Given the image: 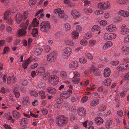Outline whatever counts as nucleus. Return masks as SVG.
Returning <instances> with one entry per match:
<instances>
[{"instance_id":"1","label":"nucleus","mask_w":129,"mask_h":129,"mask_svg":"<svg viewBox=\"0 0 129 129\" xmlns=\"http://www.w3.org/2000/svg\"><path fill=\"white\" fill-rule=\"evenodd\" d=\"M68 118L64 115H61L57 118L56 119V123L57 125L61 127L65 126L67 123Z\"/></svg>"},{"instance_id":"2","label":"nucleus","mask_w":129,"mask_h":129,"mask_svg":"<svg viewBox=\"0 0 129 129\" xmlns=\"http://www.w3.org/2000/svg\"><path fill=\"white\" fill-rule=\"evenodd\" d=\"M40 26L41 31L44 33H47L51 27L49 22L48 21L42 22L40 24Z\"/></svg>"},{"instance_id":"3","label":"nucleus","mask_w":129,"mask_h":129,"mask_svg":"<svg viewBox=\"0 0 129 129\" xmlns=\"http://www.w3.org/2000/svg\"><path fill=\"white\" fill-rule=\"evenodd\" d=\"M28 13L26 11L24 12L22 15L17 13L15 17V20L18 24L20 23L22 20L26 19L27 17Z\"/></svg>"},{"instance_id":"4","label":"nucleus","mask_w":129,"mask_h":129,"mask_svg":"<svg viewBox=\"0 0 129 129\" xmlns=\"http://www.w3.org/2000/svg\"><path fill=\"white\" fill-rule=\"evenodd\" d=\"M57 51H54L47 55V61L51 62H53L54 59L56 58L57 55Z\"/></svg>"},{"instance_id":"5","label":"nucleus","mask_w":129,"mask_h":129,"mask_svg":"<svg viewBox=\"0 0 129 129\" xmlns=\"http://www.w3.org/2000/svg\"><path fill=\"white\" fill-rule=\"evenodd\" d=\"M59 79L58 77L53 75L51 76V79L49 80V82L51 84L56 85L59 82Z\"/></svg>"},{"instance_id":"6","label":"nucleus","mask_w":129,"mask_h":129,"mask_svg":"<svg viewBox=\"0 0 129 129\" xmlns=\"http://www.w3.org/2000/svg\"><path fill=\"white\" fill-rule=\"evenodd\" d=\"M98 8L100 9V10L95 11V14L97 15L102 14L103 12V10L105 9V6H104V4L102 3H100L98 4Z\"/></svg>"},{"instance_id":"7","label":"nucleus","mask_w":129,"mask_h":129,"mask_svg":"<svg viewBox=\"0 0 129 129\" xmlns=\"http://www.w3.org/2000/svg\"><path fill=\"white\" fill-rule=\"evenodd\" d=\"M78 113L80 116H85L86 114V110L84 108L80 107L78 109Z\"/></svg>"},{"instance_id":"8","label":"nucleus","mask_w":129,"mask_h":129,"mask_svg":"<svg viewBox=\"0 0 129 129\" xmlns=\"http://www.w3.org/2000/svg\"><path fill=\"white\" fill-rule=\"evenodd\" d=\"M45 69L44 67H40L36 70V73L39 76L43 75L45 72Z\"/></svg>"},{"instance_id":"9","label":"nucleus","mask_w":129,"mask_h":129,"mask_svg":"<svg viewBox=\"0 0 129 129\" xmlns=\"http://www.w3.org/2000/svg\"><path fill=\"white\" fill-rule=\"evenodd\" d=\"M32 58V57H30L23 62L22 64V66L25 69L27 68L28 65L32 61L33 59Z\"/></svg>"},{"instance_id":"10","label":"nucleus","mask_w":129,"mask_h":129,"mask_svg":"<svg viewBox=\"0 0 129 129\" xmlns=\"http://www.w3.org/2000/svg\"><path fill=\"white\" fill-rule=\"evenodd\" d=\"M71 14L72 16L75 19L77 18L80 15L79 12L78 10H72Z\"/></svg>"},{"instance_id":"11","label":"nucleus","mask_w":129,"mask_h":129,"mask_svg":"<svg viewBox=\"0 0 129 129\" xmlns=\"http://www.w3.org/2000/svg\"><path fill=\"white\" fill-rule=\"evenodd\" d=\"M64 43L66 45L71 46H74L75 43L73 40H71L69 39H66L64 40Z\"/></svg>"},{"instance_id":"12","label":"nucleus","mask_w":129,"mask_h":129,"mask_svg":"<svg viewBox=\"0 0 129 129\" xmlns=\"http://www.w3.org/2000/svg\"><path fill=\"white\" fill-rule=\"evenodd\" d=\"M125 26L126 25H124L120 27V29H121L120 31L122 35H125L129 32V29L126 28Z\"/></svg>"},{"instance_id":"13","label":"nucleus","mask_w":129,"mask_h":129,"mask_svg":"<svg viewBox=\"0 0 129 129\" xmlns=\"http://www.w3.org/2000/svg\"><path fill=\"white\" fill-rule=\"evenodd\" d=\"M22 28H23L20 29L18 32V34L20 36L24 35L26 33V27H22Z\"/></svg>"},{"instance_id":"14","label":"nucleus","mask_w":129,"mask_h":129,"mask_svg":"<svg viewBox=\"0 0 129 129\" xmlns=\"http://www.w3.org/2000/svg\"><path fill=\"white\" fill-rule=\"evenodd\" d=\"M78 62L75 61L71 62L69 64L70 67L73 70H74L77 68L78 66Z\"/></svg>"},{"instance_id":"15","label":"nucleus","mask_w":129,"mask_h":129,"mask_svg":"<svg viewBox=\"0 0 129 129\" xmlns=\"http://www.w3.org/2000/svg\"><path fill=\"white\" fill-rule=\"evenodd\" d=\"M43 50V49L41 48H35L34 49V53L36 55H40L41 54Z\"/></svg>"},{"instance_id":"16","label":"nucleus","mask_w":129,"mask_h":129,"mask_svg":"<svg viewBox=\"0 0 129 129\" xmlns=\"http://www.w3.org/2000/svg\"><path fill=\"white\" fill-rule=\"evenodd\" d=\"M80 74L77 72H71L69 74V77L72 79L76 76L79 77Z\"/></svg>"},{"instance_id":"17","label":"nucleus","mask_w":129,"mask_h":129,"mask_svg":"<svg viewBox=\"0 0 129 129\" xmlns=\"http://www.w3.org/2000/svg\"><path fill=\"white\" fill-rule=\"evenodd\" d=\"M119 14L124 17H126L129 16V12L124 10H120L119 12Z\"/></svg>"},{"instance_id":"18","label":"nucleus","mask_w":129,"mask_h":129,"mask_svg":"<svg viewBox=\"0 0 129 129\" xmlns=\"http://www.w3.org/2000/svg\"><path fill=\"white\" fill-rule=\"evenodd\" d=\"M28 122V120L27 118H23L22 119L21 121V126L22 127H23L27 125Z\"/></svg>"},{"instance_id":"19","label":"nucleus","mask_w":129,"mask_h":129,"mask_svg":"<svg viewBox=\"0 0 129 129\" xmlns=\"http://www.w3.org/2000/svg\"><path fill=\"white\" fill-rule=\"evenodd\" d=\"M94 120L95 123L98 125L102 124L104 122L103 119L100 117L96 118Z\"/></svg>"},{"instance_id":"20","label":"nucleus","mask_w":129,"mask_h":129,"mask_svg":"<svg viewBox=\"0 0 129 129\" xmlns=\"http://www.w3.org/2000/svg\"><path fill=\"white\" fill-rule=\"evenodd\" d=\"M13 116L14 118L16 119L20 117V113L15 110H14L13 112Z\"/></svg>"},{"instance_id":"21","label":"nucleus","mask_w":129,"mask_h":129,"mask_svg":"<svg viewBox=\"0 0 129 129\" xmlns=\"http://www.w3.org/2000/svg\"><path fill=\"white\" fill-rule=\"evenodd\" d=\"M47 92L49 93L52 94H55L56 92V90L55 88L52 87H50L47 90Z\"/></svg>"},{"instance_id":"22","label":"nucleus","mask_w":129,"mask_h":129,"mask_svg":"<svg viewBox=\"0 0 129 129\" xmlns=\"http://www.w3.org/2000/svg\"><path fill=\"white\" fill-rule=\"evenodd\" d=\"M60 96L64 98L67 99L70 96V94L67 92H66L61 94Z\"/></svg>"},{"instance_id":"23","label":"nucleus","mask_w":129,"mask_h":129,"mask_svg":"<svg viewBox=\"0 0 129 129\" xmlns=\"http://www.w3.org/2000/svg\"><path fill=\"white\" fill-rule=\"evenodd\" d=\"M39 94L40 95V98L41 99H44L46 98V96L45 95V93L44 91L41 90L39 92Z\"/></svg>"},{"instance_id":"24","label":"nucleus","mask_w":129,"mask_h":129,"mask_svg":"<svg viewBox=\"0 0 129 129\" xmlns=\"http://www.w3.org/2000/svg\"><path fill=\"white\" fill-rule=\"evenodd\" d=\"M63 52L70 55L72 53V49L69 47H67L64 49Z\"/></svg>"},{"instance_id":"25","label":"nucleus","mask_w":129,"mask_h":129,"mask_svg":"<svg viewBox=\"0 0 129 129\" xmlns=\"http://www.w3.org/2000/svg\"><path fill=\"white\" fill-rule=\"evenodd\" d=\"M38 20L36 18L34 19L33 20L32 26L34 27H37L38 25Z\"/></svg>"},{"instance_id":"26","label":"nucleus","mask_w":129,"mask_h":129,"mask_svg":"<svg viewBox=\"0 0 129 129\" xmlns=\"http://www.w3.org/2000/svg\"><path fill=\"white\" fill-rule=\"evenodd\" d=\"M61 77L64 80L67 79L68 78V76L66 72L64 71H62L60 72Z\"/></svg>"},{"instance_id":"27","label":"nucleus","mask_w":129,"mask_h":129,"mask_svg":"<svg viewBox=\"0 0 129 129\" xmlns=\"http://www.w3.org/2000/svg\"><path fill=\"white\" fill-rule=\"evenodd\" d=\"M79 36V34L78 32L75 31H72L71 33V36L73 39H76L78 38Z\"/></svg>"},{"instance_id":"28","label":"nucleus","mask_w":129,"mask_h":129,"mask_svg":"<svg viewBox=\"0 0 129 129\" xmlns=\"http://www.w3.org/2000/svg\"><path fill=\"white\" fill-rule=\"evenodd\" d=\"M38 29L37 28L33 29L31 34L33 37H36L38 35Z\"/></svg>"},{"instance_id":"29","label":"nucleus","mask_w":129,"mask_h":129,"mask_svg":"<svg viewBox=\"0 0 129 129\" xmlns=\"http://www.w3.org/2000/svg\"><path fill=\"white\" fill-rule=\"evenodd\" d=\"M99 99L93 100L90 103V106H95L99 103Z\"/></svg>"},{"instance_id":"30","label":"nucleus","mask_w":129,"mask_h":129,"mask_svg":"<svg viewBox=\"0 0 129 129\" xmlns=\"http://www.w3.org/2000/svg\"><path fill=\"white\" fill-rule=\"evenodd\" d=\"M124 64H121L117 67V69L119 71H123L126 70V68H125L124 65Z\"/></svg>"},{"instance_id":"31","label":"nucleus","mask_w":129,"mask_h":129,"mask_svg":"<svg viewBox=\"0 0 129 129\" xmlns=\"http://www.w3.org/2000/svg\"><path fill=\"white\" fill-rule=\"evenodd\" d=\"M29 20H27L25 23L22 22L21 24L20 25V27L21 28L22 27H26L27 28V26L28 25L29 23Z\"/></svg>"},{"instance_id":"32","label":"nucleus","mask_w":129,"mask_h":129,"mask_svg":"<svg viewBox=\"0 0 129 129\" xmlns=\"http://www.w3.org/2000/svg\"><path fill=\"white\" fill-rule=\"evenodd\" d=\"M110 69L109 68H105V77L109 76L110 74Z\"/></svg>"},{"instance_id":"33","label":"nucleus","mask_w":129,"mask_h":129,"mask_svg":"<svg viewBox=\"0 0 129 129\" xmlns=\"http://www.w3.org/2000/svg\"><path fill=\"white\" fill-rule=\"evenodd\" d=\"M79 77L76 76L72 79V81L73 83L75 84H77L79 82Z\"/></svg>"},{"instance_id":"34","label":"nucleus","mask_w":129,"mask_h":129,"mask_svg":"<svg viewBox=\"0 0 129 129\" xmlns=\"http://www.w3.org/2000/svg\"><path fill=\"white\" fill-rule=\"evenodd\" d=\"M11 11L9 10L5 12L4 15V20H7L8 19L9 13H11Z\"/></svg>"},{"instance_id":"35","label":"nucleus","mask_w":129,"mask_h":129,"mask_svg":"<svg viewBox=\"0 0 129 129\" xmlns=\"http://www.w3.org/2000/svg\"><path fill=\"white\" fill-rule=\"evenodd\" d=\"M121 49L125 53L129 54V47L126 46H124L122 47Z\"/></svg>"},{"instance_id":"36","label":"nucleus","mask_w":129,"mask_h":129,"mask_svg":"<svg viewBox=\"0 0 129 129\" xmlns=\"http://www.w3.org/2000/svg\"><path fill=\"white\" fill-rule=\"evenodd\" d=\"M100 30V28L97 25H95L93 26L91 29L92 31L93 32L94 31H98Z\"/></svg>"},{"instance_id":"37","label":"nucleus","mask_w":129,"mask_h":129,"mask_svg":"<svg viewBox=\"0 0 129 129\" xmlns=\"http://www.w3.org/2000/svg\"><path fill=\"white\" fill-rule=\"evenodd\" d=\"M42 78L44 80L47 79L48 78L50 75V73L48 72H47L46 73H44V74L43 75Z\"/></svg>"},{"instance_id":"38","label":"nucleus","mask_w":129,"mask_h":129,"mask_svg":"<svg viewBox=\"0 0 129 129\" xmlns=\"http://www.w3.org/2000/svg\"><path fill=\"white\" fill-rule=\"evenodd\" d=\"M111 80L110 78H108L105 79V85L109 86L111 85Z\"/></svg>"},{"instance_id":"39","label":"nucleus","mask_w":129,"mask_h":129,"mask_svg":"<svg viewBox=\"0 0 129 129\" xmlns=\"http://www.w3.org/2000/svg\"><path fill=\"white\" fill-rule=\"evenodd\" d=\"M112 123V121L111 120H108L105 124V126L107 129H109L110 128V125Z\"/></svg>"},{"instance_id":"40","label":"nucleus","mask_w":129,"mask_h":129,"mask_svg":"<svg viewBox=\"0 0 129 129\" xmlns=\"http://www.w3.org/2000/svg\"><path fill=\"white\" fill-rule=\"evenodd\" d=\"M112 45V43L110 41H108L105 43V49L108 47H110Z\"/></svg>"},{"instance_id":"41","label":"nucleus","mask_w":129,"mask_h":129,"mask_svg":"<svg viewBox=\"0 0 129 129\" xmlns=\"http://www.w3.org/2000/svg\"><path fill=\"white\" fill-rule=\"evenodd\" d=\"M13 92L16 98H18L19 97L20 94L18 90H13Z\"/></svg>"},{"instance_id":"42","label":"nucleus","mask_w":129,"mask_h":129,"mask_svg":"<svg viewBox=\"0 0 129 129\" xmlns=\"http://www.w3.org/2000/svg\"><path fill=\"white\" fill-rule=\"evenodd\" d=\"M64 11L63 10H60V11L58 14V16L61 18L64 17L65 16V14L64 13Z\"/></svg>"},{"instance_id":"43","label":"nucleus","mask_w":129,"mask_h":129,"mask_svg":"<svg viewBox=\"0 0 129 129\" xmlns=\"http://www.w3.org/2000/svg\"><path fill=\"white\" fill-rule=\"evenodd\" d=\"M111 8V6L109 1L108 0L105 2V10L107 9H110Z\"/></svg>"},{"instance_id":"44","label":"nucleus","mask_w":129,"mask_h":129,"mask_svg":"<svg viewBox=\"0 0 129 129\" xmlns=\"http://www.w3.org/2000/svg\"><path fill=\"white\" fill-rule=\"evenodd\" d=\"M84 11L86 13H91L93 10L91 8H85L84 10Z\"/></svg>"},{"instance_id":"45","label":"nucleus","mask_w":129,"mask_h":129,"mask_svg":"<svg viewBox=\"0 0 129 129\" xmlns=\"http://www.w3.org/2000/svg\"><path fill=\"white\" fill-rule=\"evenodd\" d=\"M106 31H105V39H111L112 37H111V34L110 33H107Z\"/></svg>"},{"instance_id":"46","label":"nucleus","mask_w":129,"mask_h":129,"mask_svg":"<svg viewBox=\"0 0 129 129\" xmlns=\"http://www.w3.org/2000/svg\"><path fill=\"white\" fill-rule=\"evenodd\" d=\"M30 95L34 97H36L38 95V93L35 90H31L30 92Z\"/></svg>"},{"instance_id":"47","label":"nucleus","mask_w":129,"mask_h":129,"mask_svg":"<svg viewBox=\"0 0 129 129\" xmlns=\"http://www.w3.org/2000/svg\"><path fill=\"white\" fill-rule=\"evenodd\" d=\"M79 61L81 63H85L87 62V60L84 58H81L79 59Z\"/></svg>"},{"instance_id":"48","label":"nucleus","mask_w":129,"mask_h":129,"mask_svg":"<svg viewBox=\"0 0 129 129\" xmlns=\"http://www.w3.org/2000/svg\"><path fill=\"white\" fill-rule=\"evenodd\" d=\"M70 55L62 51V57L64 59H66Z\"/></svg>"},{"instance_id":"49","label":"nucleus","mask_w":129,"mask_h":129,"mask_svg":"<svg viewBox=\"0 0 129 129\" xmlns=\"http://www.w3.org/2000/svg\"><path fill=\"white\" fill-rule=\"evenodd\" d=\"M64 27L66 29V30H69L70 29L71 26L70 24L66 23L64 25Z\"/></svg>"},{"instance_id":"50","label":"nucleus","mask_w":129,"mask_h":129,"mask_svg":"<svg viewBox=\"0 0 129 129\" xmlns=\"http://www.w3.org/2000/svg\"><path fill=\"white\" fill-rule=\"evenodd\" d=\"M81 44L84 46H85L87 44V42L86 40H81L80 42Z\"/></svg>"},{"instance_id":"51","label":"nucleus","mask_w":129,"mask_h":129,"mask_svg":"<svg viewBox=\"0 0 129 129\" xmlns=\"http://www.w3.org/2000/svg\"><path fill=\"white\" fill-rule=\"evenodd\" d=\"M51 21L53 22L56 23L57 22V18L55 16H53L51 17Z\"/></svg>"},{"instance_id":"52","label":"nucleus","mask_w":129,"mask_h":129,"mask_svg":"<svg viewBox=\"0 0 129 129\" xmlns=\"http://www.w3.org/2000/svg\"><path fill=\"white\" fill-rule=\"evenodd\" d=\"M41 111L42 112V113L43 115H45L47 114L48 112V110L47 109L44 108H42L41 109Z\"/></svg>"},{"instance_id":"53","label":"nucleus","mask_w":129,"mask_h":129,"mask_svg":"<svg viewBox=\"0 0 129 129\" xmlns=\"http://www.w3.org/2000/svg\"><path fill=\"white\" fill-rule=\"evenodd\" d=\"M37 0H30L29 2V5L30 6L36 4Z\"/></svg>"},{"instance_id":"54","label":"nucleus","mask_w":129,"mask_h":129,"mask_svg":"<svg viewBox=\"0 0 129 129\" xmlns=\"http://www.w3.org/2000/svg\"><path fill=\"white\" fill-rule=\"evenodd\" d=\"M12 78L11 76H9L7 78V84L8 85H10L11 83Z\"/></svg>"},{"instance_id":"55","label":"nucleus","mask_w":129,"mask_h":129,"mask_svg":"<svg viewBox=\"0 0 129 129\" xmlns=\"http://www.w3.org/2000/svg\"><path fill=\"white\" fill-rule=\"evenodd\" d=\"M119 63V61H113L110 62L111 64L113 66H116Z\"/></svg>"},{"instance_id":"56","label":"nucleus","mask_w":129,"mask_h":129,"mask_svg":"<svg viewBox=\"0 0 129 129\" xmlns=\"http://www.w3.org/2000/svg\"><path fill=\"white\" fill-rule=\"evenodd\" d=\"M76 30L79 32L82 31V27L78 25L76 26Z\"/></svg>"},{"instance_id":"57","label":"nucleus","mask_w":129,"mask_h":129,"mask_svg":"<svg viewBox=\"0 0 129 129\" xmlns=\"http://www.w3.org/2000/svg\"><path fill=\"white\" fill-rule=\"evenodd\" d=\"M124 42L126 43H129V35L124 38Z\"/></svg>"},{"instance_id":"58","label":"nucleus","mask_w":129,"mask_h":129,"mask_svg":"<svg viewBox=\"0 0 129 129\" xmlns=\"http://www.w3.org/2000/svg\"><path fill=\"white\" fill-rule=\"evenodd\" d=\"M12 37L11 36H8L6 39V41L8 43H10L12 40Z\"/></svg>"},{"instance_id":"59","label":"nucleus","mask_w":129,"mask_h":129,"mask_svg":"<svg viewBox=\"0 0 129 129\" xmlns=\"http://www.w3.org/2000/svg\"><path fill=\"white\" fill-rule=\"evenodd\" d=\"M85 56L87 58L90 60L92 59L93 58V56L90 53H88L86 54Z\"/></svg>"},{"instance_id":"60","label":"nucleus","mask_w":129,"mask_h":129,"mask_svg":"<svg viewBox=\"0 0 129 129\" xmlns=\"http://www.w3.org/2000/svg\"><path fill=\"white\" fill-rule=\"evenodd\" d=\"M92 36V34L90 33H88L85 35V37L86 39H89Z\"/></svg>"},{"instance_id":"61","label":"nucleus","mask_w":129,"mask_h":129,"mask_svg":"<svg viewBox=\"0 0 129 129\" xmlns=\"http://www.w3.org/2000/svg\"><path fill=\"white\" fill-rule=\"evenodd\" d=\"M56 102L57 104H60L63 102V99L61 98H58L56 100Z\"/></svg>"},{"instance_id":"62","label":"nucleus","mask_w":129,"mask_h":129,"mask_svg":"<svg viewBox=\"0 0 129 129\" xmlns=\"http://www.w3.org/2000/svg\"><path fill=\"white\" fill-rule=\"evenodd\" d=\"M88 99V97L87 96H84L81 99L82 102V103H85L87 101Z\"/></svg>"},{"instance_id":"63","label":"nucleus","mask_w":129,"mask_h":129,"mask_svg":"<svg viewBox=\"0 0 129 129\" xmlns=\"http://www.w3.org/2000/svg\"><path fill=\"white\" fill-rule=\"evenodd\" d=\"M89 43L90 45L93 46L95 43V41L93 40H91L89 41Z\"/></svg>"},{"instance_id":"64","label":"nucleus","mask_w":129,"mask_h":129,"mask_svg":"<svg viewBox=\"0 0 129 129\" xmlns=\"http://www.w3.org/2000/svg\"><path fill=\"white\" fill-rule=\"evenodd\" d=\"M117 2L120 4H125L127 2V0H117Z\"/></svg>"}]
</instances>
